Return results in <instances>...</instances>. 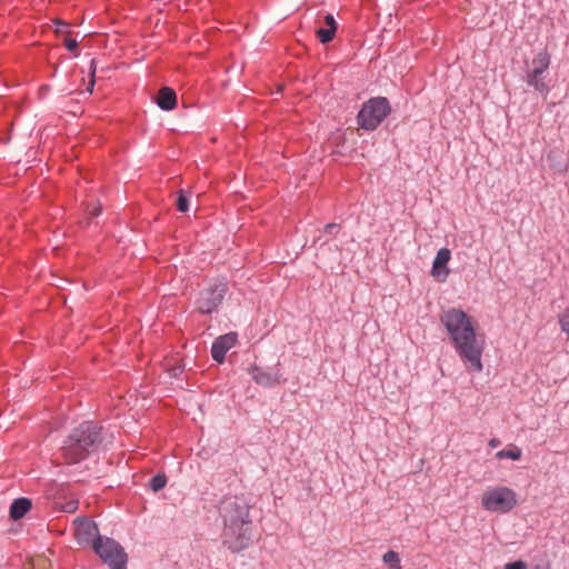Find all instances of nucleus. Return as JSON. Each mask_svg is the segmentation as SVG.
<instances>
[{
    "instance_id": "obj_1",
    "label": "nucleus",
    "mask_w": 569,
    "mask_h": 569,
    "mask_svg": "<svg viewBox=\"0 0 569 569\" xmlns=\"http://www.w3.org/2000/svg\"><path fill=\"white\" fill-rule=\"evenodd\" d=\"M439 320L466 368L480 372L486 342L482 335L477 332L472 317L460 308H449L440 313Z\"/></svg>"
},
{
    "instance_id": "obj_2",
    "label": "nucleus",
    "mask_w": 569,
    "mask_h": 569,
    "mask_svg": "<svg viewBox=\"0 0 569 569\" xmlns=\"http://www.w3.org/2000/svg\"><path fill=\"white\" fill-rule=\"evenodd\" d=\"M250 509L244 496H226L219 503V517L223 525L222 545L231 552H240L253 541Z\"/></svg>"
},
{
    "instance_id": "obj_3",
    "label": "nucleus",
    "mask_w": 569,
    "mask_h": 569,
    "mask_svg": "<svg viewBox=\"0 0 569 569\" xmlns=\"http://www.w3.org/2000/svg\"><path fill=\"white\" fill-rule=\"evenodd\" d=\"M102 441V427L93 421H83L63 441L61 457L68 465L81 462L96 452Z\"/></svg>"
},
{
    "instance_id": "obj_4",
    "label": "nucleus",
    "mask_w": 569,
    "mask_h": 569,
    "mask_svg": "<svg viewBox=\"0 0 569 569\" xmlns=\"http://www.w3.org/2000/svg\"><path fill=\"white\" fill-rule=\"evenodd\" d=\"M391 106L387 98L376 97L366 101L357 116L360 128L372 131L390 114Z\"/></svg>"
},
{
    "instance_id": "obj_5",
    "label": "nucleus",
    "mask_w": 569,
    "mask_h": 569,
    "mask_svg": "<svg viewBox=\"0 0 569 569\" xmlns=\"http://www.w3.org/2000/svg\"><path fill=\"white\" fill-rule=\"evenodd\" d=\"M518 503L517 493L508 487L488 488L481 496L483 509L491 512L507 513Z\"/></svg>"
},
{
    "instance_id": "obj_6",
    "label": "nucleus",
    "mask_w": 569,
    "mask_h": 569,
    "mask_svg": "<svg viewBox=\"0 0 569 569\" xmlns=\"http://www.w3.org/2000/svg\"><path fill=\"white\" fill-rule=\"evenodd\" d=\"M93 551L110 569H126L128 556L123 547L112 538L101 537L96 540Z\"/></svg>"
},
{
    "instance_id": "obj_7",
    "label": "nucleus",
    "mask_w": 569,
    "mask_h": 569,
    "mask_svg": "<svg viewBox=\"0 0 569 569\" xmlns=\"http://www.w3.org/2000/svg\"><path fill=\"white\" fill-rule=\"evenodd\" d=\"M228 283L223 280H214L199 291L196 300V310L201 315H211L218 311L226 293Z\"/></svg>"
},
{
    "instance_id": "obj_8",
    "label": "nucleus",
    "mask_w": 569,
    "mask_h": 569,
    "mask_svg": "<svg viewBox=\"0 0 569 569\" xmlns=\"http://www.w3.org/2000/svg\"><path fill=\"white\" fill-rule=\"evenodd\" d=\"M74 538L80 546H91L98 538H101L98 526L94 521L86 517H78L73 521Z\"/></svg>"
},
{
    "instance_id": "obj_9",
    "label": "nucleus",
    "mask_w": 569,
    "mask_h": 569,
    "mask_svg": "<svg viewBox=\"0 0 569 569\" xmlns=\"http://www.w3.org/2000/svg\"><path fill=\"white\" fill-rule=\"evenodd\" d=\"M251 379L262 387L271 388L281 383V373L279 369L266 370L258 366H251L248 369Z\"/></svg>"
},
{
    "instance_id": "obj_10",
    "label": "nucleus",
    "mask_w": 569,
    "mask_h": 569,
    "mask_svg": "<svg viewBox=\"0 0 569 569\" xmlns=\"http://www.w3.org/2000/svg\"><path fill=\"white\" fill-rule=\"evenodd\" d=\"M237 333L229 332L214 339L211 346V356L218 363H222L226 353L237 343Z\"/></svg>"
},
{
    "instance_id": "obj_11",
    "label": "nucleus",
    "mask_w": 569,
    "mask_h": 569,
    "mask_svg": "<svg viewBox=\"0 0 569 569\" xmlns=\"http://www.w3.org/2000/svg\"><path fill=\"white\" fill-rule=\"evenodd\" d=\"M451 252L447 248H441L433 260L431 274L439 281H445L449 274L448 262L450 261Z\"/></svg>"
},
{
    "instance_id": "obj_12",
    "label": "nucleus",
    "mask_w": 569,
    "mask_h": 569,
    "mask_svg": "<svg viewBox=\"0 0 569 569\" xmlns=\"http://www.w3.org/2000/svg\"><path fill=\"white\" fill-rule=\"evenodd\" d=\"M319 27L316 31L319 41L322 44L331 42L336 36L338 24L331 13L325 14L323 19L318 21Z\"/></svg>"
},
{
    "instance_id": "obj_13",
    "label": "nucleus",
    "mask_w": 569,
    "mask_h": 569,
    "mask_svg": "<svg viewBox=\"0 0 569 569\" xmlns=\"http://www.w3.org/2000/svg\"><path fill=\"white\" fill-rule=\"evenodd\" d=\"M156 103L166 111L174 109L177 106L176 91L169 87H162L156 97Z\"/></svg>"
},
{
    "instance_id": "obj_14",
    "label": "nucleus",
    "mask_w": 569,
    "mask_h": 569,
    "mask_svg": "<svg viewBox=\"0 0 569 569\" xmlns=\"http://www.w3.org/2000/svg\"><path fill=\"white\" fill-rule=\"evenodd\" d=\"M32 502L29 498L14 499L10 506L9 515L12 520L22 519L27 512L31 509Z\"/></svg>"
},
{
    "instance_id": "obj_15",
    "label": "nucleus",
    "mask_w": 569,
    "mask_h": 569,
    "mask_svg": "<svg viewBox=\"0 0 569 569\" xmlns=\"http://www.w3.org/2000/svg\"><path fill=\"white\" fill-rule=\"evenodd\" d=\"M550 64V56L546 50L540 51L532 60L535 74H542Z\"/></svg>"
},
{
    "instance_id": "obj_16",
    "label": "nucleus",
    "mask_w": 569,
    "mask_h": 569,
    "mask_svg": "<svg viewBox=\"0 0 569 569\" xmlns=\"http://www.w3.org/2000/svg\"><path fill=\"white\" fill-rule=\"evenodd\" d=\"M541 76L542 74H535L533 71H530L527 76V82L529 86L533 87L538 92L543 94L548 92V86L541 79Z\"/></svg>"
},
{
    "instance_id": "obj_17",
    "label": "nucleus",
    "mask_w": 569,
    "mask_h": 569,
    "mask_svg": "<svg viewBox=\"0 0 569 569\" xmlns=\"http://www.w3.org/2000/svg\"><path fill=\"white\" fill-rule=\"evenodd\" d=\"M522 456V451L517 446H511L510 448L502 449L496 453L497 459H511L519 460Z\"/></svg>"
},
{
    "instance_id": "obj_18",
    "label": "nucleus",
    "mask_w": 569,
    "mask_h": 569,
    "mask_svg": "<svg viewBox=\"0 0 569 569\" xmlns=\"http://www.w3.org/2000/svg\"><path fill=\"white\" fill-rule=\"evenodd\" d=\"M166 485H167V477L163 473H158V475L153 476L149 481V487L154 492H158L161 489H163L166 487Z\"/></svg>"
},
{
    "instance_id": "obj_19",
    "label": "nucleus",
    "mask_w": 569,
    "mask_h": 569,
    "mask_svg": "<svg viewBox=\"0 0 569 569\" xmlns=\"http://www.w3.org/2000/svg\"><path fill=\"white\" fill-rule=\"evenodd\" d=\"M382 560L389 565L392 569H400V558L396 551H388L383 555Z\"/></svg>"
},
{
    "instance_id": "obj_20",
    "label": "nucleus",
    "mask_w": 569,
    "mask_h": 569,
    "mask_svg": "<svg viewBox=\"0 0 569 569\" xmlns=\"http://www.w3.org/2000/svg\"><path fill=\"white\" fill-rule=\"evenodd\" d=\"M176 206L180 212H187L189 210V197L183 190L178 192Z\"/></svg>"
},
{
    "instance_id": "obj_21",
    "label": "nucleus",
    "mask_w": 569,
    "mask_h": 569,
    "mask_svg": "<svg viewBox=\"0 0 569 569\" xmlns=\"http://www.w3.org/2000/svg\"><path fill=\"white\" fill-rule=\"evenodd\" d=\"M559 323L562 329L568 336L569 340V309H566L559 317Z\"/></svg>"
},
{
    "instance_id": "obj_22",
    "label": "nucleus",
    "mask_w": 569,
    "mask_h": 569,
    "mask_svg": "<svg viewBox=\"0 0 569 569\" xmlns=\"http://www.w3.org/2000/svg\"><path fill=\"white\" fill-rule=\"evenodd\" d=\"M90 72H91V79L88 83L87 91L89 93H92L93 88H94V82H96L94 81V73H96V61L94 60H91Z\"/></svg>"
},
{
    "instance_id": "obj_23",
    "label": "nucleus",
    "mask_w": 569,
    "mask_h": 569,
    "mask_svg": "<svg viewBox=\"0 0 569 569\" xmlns=\"http://www.w3.org/2000/svg\"><path fill=\"white\" fill-rule=\"evenodd\" d=\"M527 568H528V566L525 561L516 560L513 562L507 563L503 569H527Z\"/></svg>"
},
{
    "instance_id": "obj_24",
    "label": "nucleus",
    "mask_w": 569,
    "mask_h": 569,
    "mask_svg": "<svg viewBox=\"0 0 569 569\" xmlns=\"http://www.w3.org/2000/svg\"><path fill=\"white\" fill-rule=\"evenodd\" d=\"M77 509H78V501H76V500L68 501V502H66V503L62 506V511H63V512H68V513H72V512H74Z\"/></svg>"
},
{
    "instance_id": "obj_25",
    "label": "nucleus",
    "mask_w": 569,
    "mask_h": 569,
    "mask_svg": "<svg viewBox=\"0 0 569 569\" xmlns=\"http://www.w3.org/2000/svg\"><path fill=\"white\" fill-rule=\"evenodd\" d=\"M63 43H64L66 48L69 51H77L78 50V42H77L76 39L66 37Z\"/></svg>"
},
{
    "instance_id": "obj_26",
    "label": "nucleus",
    "mask_w": 569,
    "mask_h": 569,
    "mask_svg": "<svg viewBox=\"0 0 569 569\" xmlns=\"http://www.w3.org/2000/svg\"><path fill=\"white\" fill-rule=\"evenodd\" d=\"M340 229V226L338 223H328L325 226V232L329 234H336L338 230Z\"/></svg>"
},
{
    "instance_id": "obj_27",
    "label": "nucleus",
    "mask_w": 569,
    "mask_h": 569,
    "mask_svg": "<svg viewBox=\"0 0 569 569\" xmlns=\"http://www.w3.org/2000/svg\"><path fill=\"white\" fill-rule=\"evenodd\" d=\"M102 211V208L100 204H97V206H93L92 208H90L88 206L87 208V212L89 214V217H98Z\"/></svg>"
},
{
    "instance_id": "obj_28",
    "label": "nucleus",
    "mask_w": 569,
    "mask_h": 569,
    "mask_svg": "<svg viewBox=\"0 0 569 569\" xmlns=\"http://www.w3.org/2000/svg\"><path fill=\"white\" fill-rule=\"evenodd\" d=\"M499 445H500V441H499L498 439H496V438H493V439H491V440L489 441V446H490V447H497V446H499Z\"/></svg>"
},
{
    "instance_id": "obj_29",
    "label": "nucleus",
    "mask_w": 569,
    "mask_h": 569,
    "mask_svg": "<svg viewBox=\"0 0 569 569\" xmlns=\"http://www.w3.org/2000/svg\"><path fill=\"white\" fill-rule=\"evenodd\" d=\"M61 27H62V28H58V29H57V31H58L59 33L63 32V31H64V29H67L68 24H66V23H61Z\"/></svg>"
},
{
    "instance_id": "obj_30",
    "label": "nucleus",
    "mask_w": 569,
    "mask_h": 569,
    "mask_svg": "<svg viewBox=\"0 0 569 569\" xmlns=\"http://www.w3.org/2000/svg\"><path fill=\"white\" fill-rule=\"evenodd\" d=\"M535 569H548V568H543V567L537 566Z\"/></svg>"
}]
</instances>
